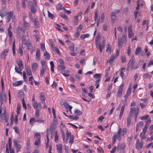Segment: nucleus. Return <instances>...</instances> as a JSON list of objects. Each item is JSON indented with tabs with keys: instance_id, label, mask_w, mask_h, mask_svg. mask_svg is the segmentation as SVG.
Listing matches in <instances>:
<instances>
[{
	"instance_id": "f257e3e1",
	"label": "nucleus",
	"mask_w": 153,
	"mask_h": 153,
	"mask_svg": "<svg viewBox=\"0 0 153 153\" xmlns=\"http://www.w3.org/2000/svg\"><path fill=\"white\" fill-rule=\"evenodd\" d=\"M138 68V65L137 63L135 62V60H133L131 61L130 59L127 65V68L126 70L127 71H129L130 69L131 71L133 70L137 69Z\"/></svg>"
},
{
	"instance_id": "f03ea898",
	"label": "nucleus",
	"mask_w": 153,
	"mask_h": 153,
	"mask_svg": "<svg viewBox=\"0 0 153 153\" xmlns=\"http://www.w3.org/2000/svg\"><path fill=\"white\" fill-rule=\"evenodd\" d=\"M11 19L13 22H15L16 19L15 16L13 15V12L11 11L7 13L6 16L7 22L8 23Z\"/></svg>"
},
{
	"instance_id": "7ed1b4c3",
	"label": "nucleus",
	"mask_w": 153,
	"mask_h": 153,
	"mask_svg": "<svg viewBox=\"0 0 153 153\" xmlns=\"http://www.w3.org/2000/svg\"><path fill=\"white\" fill-rule=\"evenodd\" d=\"M126 36L125 35H123L121 38H118V46L119 48H121L123 44H126Z\"/></svg>"
},
{
	"instance_id": "20e7f679",
	"label": "nucleus",
	"mask_w": 153,
	"mask_h": 153,
	"mask_svg": "<svg viewBox=\"0 0 153 153\" xmlns=\"http://www.w3.org/2000/svg\"><path fill=\"white\" fill-rule=\"evenodd\" d=\"M28 7L30 8L31 10V12L35 13L36 12V10L34 7L33 4V2L31 1H29L28 3Z\"/></svg>"
},
{
	"instance_id": "39448f33",
	"label": "nucleus",
	"mask_w": 153,
	"mask_h": 153,
	"mask_svg": "<svg viewBox=\"0 0 153 153\" xmlns=\"http://www.w3.org/2000/svg\"><path fill=\"white\" fill-rule=\"evenodd\" d=\"M13 143L14 146L16 149V152H18L19 151H20L21 146L18 143L17 140H13Z\"/></svg>"
},
{
	"instance_id": "423d86ee",
	"label": "nucleus",
	"mask_w": 153,
	"mask_h": 153,
	"mask_svg": "<svg viewBox=\"0 0 153 153\" xmlns=\"http://www.w3.org/2000/svg\"><path fill=\"white\" fill-rule=\"evenodd\" d=\"M123 87L124 85L123 84H122L120 85L117 94V97H121Z\"/></svg>"
},
{
	"instance_id": "0eeeda50",
	"label": "nucleus",
	"mask_w": 153,
	"mask_h": 153,
	"mask_svg": "<svg viewBox=\"0 0 153 153\" xmlns=\"http://www.w3.org/2000/svg\"><path fill=\"white\" fill-rule=\"evenodd\" d=\"M143 145V142L141 141L140 142L139 140L137 139V140L136 143V148L138 150L142 149Z\"/></svg>"
},
{
	"instance_id": "6e6552de",
	"label": "nucleus",
	"mask_w": 153,
	"mask_h": 153,
	"mask_svg": "<svg viewBox=\"0 0 153 153\" xmlns=\"http://www.w3.org/2000/svg\"><path fill=\"white\" fill-rule=\"evenodd\" d=\"M16 61L19 68V70L20 71H22L23 68V65L22 60L21 59H16Z\"/></svg>"
},
{
	"instance_id": "1a4fd4ad",
	"label": "nucleus",
	"mask_w": 153,
	"mask_h": 153,
	"mask_svg": "<svg viewBox=\"0 0 153 153\" xmlns=\"http://www.w3.org/2000/svg\"><path fill=\"white\" fill-rule=\"evenodd\" d=\"M121 128H120L118 131L117 134H114V135L115 136V138L120 140L121 139Z\"/></svg>"
},
{
	"instance_id": "9d476101",
	"label": "nucleus",
	"mask_w": 153,
	"mask_h": 153,
	"mask_svg": "<svg viewBox=\"0 0 153 153\" xmlns=\"http://www.w3.org/2000/svg\"><path fill=\"white\" fill-rule=\"evenodd\" d=\"M97 37L95 39V43L96 46L97 48H98L100 47L101 46L100 42L99 41V39H100V36L97 35Z\"/></svg>"
},
{
	"instance_id": "9b49d317",
	"label": "nucleus",
	"mask_w": 153,
	"mask_h": 153,
	"mask_svg": "<svg viewBox=\"0 0 153 153\" xmlns=\"http://www.w3.org/2000/svg\"><path fill=\"white\" fill-rule=\"evenodd\" d=\"M130 112L129 113V115L131 116H132L133 114L135 115V114H138V112H137L136 111V109L135 108L131 107L130 109Z\"/></svg>"
},
{
	"instance_id": "f8f14e48",
	"label": "nucleus",
	"mask_w": 153,
	"mask_h": 153,
	"mask_svg": "<svg viewBox=\"0 0 153 153\" xmlns=\"http://www.w3.org/2000/svg\"><path fill=\"white\" fill-rule=\"evenodd\" d=\"M56 146L57 147V150L58 153H62V146L61 144H57L56 145Z\"/></svg>"
},
{
	"instance_id": "ddd939ff",
	"label": "nucleus",
	"mask_w": 153,
	"mask_h": 153,
	"mask_svg": "<svg viewBox=\"0 0 153 153\" xmlns=\"http://www.w3.org/2000/svg\"><path fill=\"white\" fill-rule=\"evenodd\" d=\"M2 110V108L1 107V105L0 106V115L1 116H2L3 117V118L7 117L6 116V111H5V109H3V113L2 114H1Z\"/></svg>"
},
{
	"instance_id": "4468645a",
	"label": "nucleus",
	"mask_w": 153,
	"mask_h": 153,
	"mask_svg": "<svg viewBox=\"0 0 153 153\" xmlns=\"http://www.w3.org/2000/svg\"><path fill=\"white\" fill-rule=\"evenodd\" d=\"M8 52L7 49L4 50L1 54L0 56L1 59H4Z\"/></svg>"
},
{
	"instance_id": "2eb2a0df",
	"label": "nucleus",
	"mask_w": 153,
	"mask_h": 153,
	"mask_svg": "<svg viewBox=\"0 0 153 153\" xmlns=\"http://www.w3.org/2000/svg\"><path fill=\"white\" fill-rule=\"evenodd\" d=\"M22 31V28L20 27H18L16 30V33L18 37L21 36V33Z\"/></svg>"
},
{
	"instance_id": "dca6fc26",
	"label": "nucleus",
	"mask_w": 153,
	"mask_h": 153,
	"mask_svg": "<svg viewBox=\"0 0 153 153\" xmlns=\"http://www.w3.org/2000/svg\"><path fill=\"white\" fill-rule=\"evenodd\" d=\"M45 98L44 94L42 93H41L40 95V100L41 102L44 105L45 104Z\"/></svg>"
},
{
	"instance_id": "f3484780",
	"label": "nucleus",
	"mask_w": 153,
	"mask_h": 153,
	"mask_svg": "<svg viewBox=\"0 0 153 153\" xmlns=\"http://www.w3.org/2000/svg\"><path fill=\"white\" fill-rule=\"evenodd\" d=\"M32 69L33 71H35L38 68V64L36 63H32L31 64Z\"/></svg>"
},
{
	"instance_id": "a211bd4d",
	"label": "nucleus",
	"mask_w": 153,
	"mask_h": 153,
	"mask_svg": "<svg viewBox=\"0 0 153 153\" xmlns=\"http://www.w3.org/2000/svg\"><path fill=\"white\" fill-rule=\"evenodd\" d=\"M47 68L45 67H42V69L40 71V76L41 77H42L45 72H46Z\"/></svg>"
},
{
	"instance_id": "6ab92c4d",
	"label": "nucleus",
	"mask_w": 153,
	"mask_h": 153,
	"mask_svg": "<svg viewBox=\"0 0 153 153\" xmlns=\"http://www.w3.org/2000/svg\"><path fill=\"white\" fill-rule=\"evenodd\" d=\"M25 45H26L27 49V50H30L32 47L31 41L30 40H28L27 42Z\"/></svg>"
},
{
	"instance_id": "aec40b11",
	"label": "nucleus",
	"mask_w": 153,
	"mask_h": 153,
	"mask_svg": "<svg viewBox=\"0 0 153 153\" xmlns=\"http://www.w3.org/2000/svg\"><path fill=\"white\" fill-rule=\"evenodd\" d=\"M125 108V105H123L121 109V111H120V113L119 114V119L120 120H121L122 118V117L123 116V111L124 110V109Z\"/></svg>"
},
{
	"instance_id": "412c9836",
	"label": "nucleus",
	"mask_w": 153,
	"mask_h": 153,
	"mask_svg": "<svg viewBox=\"0 0 153 153\" xmlns=\"http://www.w3.org/2000/svg\"><path fill=\"white\" fill-rule=\"evenodd\" d=\"M6 95L5 94H1L0 95V101L1 102V103H2V102L4 100H6Z\"/></svg>"
},
{
	"instance_id": "4be33fe9",
	"label": "nucleus",
	"mask_w": 153,
	"mask_h": 153,
	"mask_svg": "<svg viewBox=\"0 0 153 153\" xmlns=\"http://www.w3.org/2000/svg\"><path fill=\"white\" fill-rule=\"evenodd\" d=\"M51 48L52 50L54 52H56L58 54L59 53V50L57 48L55 47V45L52 44L51 45Z\"/></svg>"
},
{
	"instance_id": "5701e85b",
	"label": "nucleus",
	"mask_w": 153,
	"mask_h": 153,
	"mask_svg": "<svg viewBox=\"0 0 153 153\" xmlns=\"http://www.w3.org/2000/svg\"><path fill=\"white\" fill-rule=\"evenodd\" d=\"M7 13L4 10H1L0 11V16L2 18L4 17L5 16L7 15Z\"/></svg>"
},
{
	"instance_id": "b1692460",
	"label": "nucleus",
	"mask_w": 153,
	"mask_h": 153,
	"mask_svg": "<svg viewBox=\"0 0 153 153\" xmlns=\"http://www.w3.org/2000/svg\"><path fill=\"white\" fill-rule=\"evenodd\" d=\"M125 71V68H122L120 71V75L123 79L125 77V76H124V72Z\"/></svg>"
},
{
	"instance_id": "393cba45",
	"label": "nucleus",
	"mask_w": 153,
	"mask_h": 153,
	"mask_svg": "<svg viewBox=\"0 0 153 153\" xmlns=\"http://www.w3.org/2000/svg\"><path fill=\"white\" fill-rule=\"evenodd\" d=\"M142 51L141 48L140 47H137L136 49L135 52V54L137 55L139 53H141Z\"/></svg>"
},
{
	"instance_id": "a878e982",
	"label": "nucleus",
	"mask_w": 153,
	"mask_h": 153,
	"mask_svg": "<svg viewBox=\"0 0 153 153\" xmlns=\"http://www.w3.org/2000/svg\"><path fill=\"white\" fill-rule=\"evenodd\" d=\"M26 69L27 75L29 76H30V75H32V74L30 68L26 66Z\"/></svg>"
},
{
	"instance_id": "bb28decb",
	"label": "nucleus",
	"mask_w": 153,
	"mask_h": 153,
	"mask_svg": "<svg viewBox=\"0 0 153 153\" xmlns=\"http://www.w3.org/2000/svg\"><path fill=\"white\" fill-rule=\"evenodd\" d=\"M116 58V56H115L112 55L111 56L110 59L109 60V63L111 65L113 62L114 60V59H115Z\"/></svg>"
},
{
	"instance_id": "cd10ccee",
	"label": "nucleus",
	"mask_w": 153,
	"mask_h": 153,
	"mask_svg": "<svg viewBox=\"0 0 153 153\" xmlns=\"http://www.w3.org/2000/svg\"><path fill=\"white\" fill-rule=\"evenodd\" d=\"M23 82L22 81H18L15 83H13V85L14 86H17L22 84Z\"/></svg>"
},
{
	"instance_id": "c85d7f7f",
	"label": "nucleus",
	"mask_w": 153,
	"mask_h": 153,
	"mask_svg": "<svg viewBox=\"0 0 153 153\" xmlns=\"http://www.w3.org/2000/svg\"><path fill=\"white\" fill-rule=\"evenodd\" d=\"M65 68V67L64 65H59L58 67V69L59 71H61V73L62 72V71Z\"/></svg>"
},
{
	"instance_id": "c756f323",
	"label": "nucleus",
	"mask_w": 153,
	"mask_h": 153,
	"mask_svg": "<svg viewBox=\"0 0 153 153\" xmlns=\"http://www.w3.org/2000/svg\"><path fill=\"white\" fill-rule=\"evenodd\" d=\"M131 117L129 115L127 118V126H129L130 125L131 122Z\"/></svg>"
},
{
	"instance_id": "7c9ffc66",
	"label": "nucleus",
	"mask_w": 153,
	"mask_h": 153,
	"mask_svg": "<svg viewBox=\"0 0 153 153\" xmlns=\"http://www.w3.org/2000/svg\"><path fill=\"white\" fill-rule=\"evenodd\" d=\"M111 18L112 20H115L116 19V16L115 13L112 12L111 13Z\"/></svg>"
},
{
	"instance_id": "2f4dec72",
	"label": "nucleus",
	"mask_w": 153,
	"mask_h": 153,
	"mask_svg": "<svg viewBox=\"0 0 153 153\" xmlns=\"http://www.w3.org/2000/svg\"><path fill=\"white\" fill-rule=\"evenodd\" d=\"M90 35L89 34H83L81 35L80 38L83 39L86 38H88L89 36Z\"/></svg>"
},
{
	"instance_id": "473e14b6",
	"label": "nucleus",
	"mask_w": 153,
	"mask_h": 153,
	"mask_svg": "<svg viewBox=\"0 0 153 153\" xmlns=\"http://www.w3.org/2000/svg\"><path fill=\"white\" fill-rule=\"evenodd\" d=\"M56 8L58 10H60L63 9L62 5L61 3H59L57 4L56 6Z\"/></svg>"
},
{
	"instance_id": "72a5a7b5",
	"label": "nucleus",
	"mask_w": 153,
	"mask_h": 153,
	"mask_svg": "<svg viewBox=\"0 0 153 153\" xmlns=\"http://www.w3.org/2000/svg\"><path fill=\"white\" fill-rule=\"evenodd\" d=\"M107 47L106 51L108 53H111V46L109 45L108 43L107 44Z\"/></svg>"
},
{
	"instance_id": "f704fd0d",
	"label": "nucleus",
	"mask_w": 153,
	"mask_h": 153,
	"mask_svg": "<svg viewBox=\"0 0 153 153\" xmlns=\"http://www.w3.org/2000/svg\"><path fill=\"white\" fill-rule=\"evenodd\" d=\"M68 117L71 120H77L79 119V117L75 116H72L69 115L68 116Z\"/></svg>"
},
{
	"instance_id": "c9c22d12",
	"label": "nucleus",
	"mask_w": 153,
	"mask_h": 153,
	"mask_svg": "<svg viewBox=\"0 0 153 153\" xmlns=\"http://www.w3.org/2000/svg\"><path fill=\"white\" fill-rule=\"evenodd\" d=\"M8 32V35L10 37V39H11L12 40V33L11 32V29L10 28H8L7 30Z\"/></svg>"
},
{
	"instance_id": "e433bc0d",
	"label": "nucleus",
	"mask_w": 153,
	"mask_h": 153,
	"mask_svg": "<svg viewBox=\"0 0 153 153\" xmlns=\"http://www.w3.org/2000/svg\"><path fill=\"white\" fill-rule=\"evenodd\" d=\"M44 56L45 57V58L48 59H49L50 58V56L49 54L48 53V52L45 51L44 52Z\"/></svg>"
},
{
	"instance_id": "4c0bfd02",
	"label": "nucleus",
	"mask_w": 153,
	"mask_h": 153,
	"mask_svg": "<svg viewBox=\"0 0 153 153\" xmlns=\"http://www.w3.org/2000/svg\"><path fill=\"white\" fill-rule=\"evenodd\" d=\"M18 53H20L21 56L23 55V51L22 47L21 46H19L18 49Z\"/></svg>"
},
{
	"instance_id": "58836bf2",
	"label": "nucleus",
	"mask_w": 153,
	"mask_h": 153,
	"mask_svg": "<svg viewBox=\"0 0 153 153\" xmlns=\"http://www.w3.org/2000/svg\"><path fill=\"white\" fill-rule=\"evenodd\" d=\"M82 114V111L78 109H76L74 111V114L76 115H80Z\"/></svg>"
},
{
	"instance_id": "ea45409f",
	"label": "nucleus",
	"mask_w": 153,
	"mask_h": 153,
	"mask_svg": "<svg viewBox=\"0 0 153 153\" xmlns=\"http://www.w3.org/2000/svg\"><path fill=\"white\" fill-rule=\"evenodd\" d=\"M36 122V120L34 117L30 118V123L31 125H33V124Z\"/></svg>"
},
{
	"instance_id": "a19ab883",
	"label": "nucleus",
	"mask_w": 153,
	"mask_h": 153,
	"mask_svg": "<svg viewBox=\"0 0 153 153\" xmlns=\"http://www.w3.org/2000/svg\"><path fill=\"white\" fill-rule=\"evenodd\" d=\"M143 78H149L150 79L151 78V75L149 74H144L143 76Z\"/></svg>"
},
{
	"instance_id": "79ce46f5",
	"label": "nucleus",
	"mask_w": 153,
	"mask_h": 153,
	"mask_svg": "<svg viewBox=\"0 0 153 153\" xmlns=\"http://www.w3.org/2000/svg\"><path fill=\"white\" fill-rule=\"evenodd\" d=\"M70 137V140L69 141V143L72 144L74 142V136L73 135H71Z\"/></svg>"
},
{
	"instance_id": "37998d69",
	"label": "nucleus",
	"mask_w": 153,
	"mask_h": 153,
	"mask_svg": "<svg viewBox=\"0 0 153 153\" xmlns=\"http://www.w3.org/2000/svg\"><path fill=\"white\" fill-rule=\"evenodd\" d=\"M74 44H71L69 47V49L70 51H73L74 50Z\"/></svg>"
},
{
	"instance_id": "c03bdc74",
	"label": "nucleus",
	"mask_w": 153,
	"mask_h": 153,
	"mask_svg": "<svg viewBox=\"0 0 153 153\" xmlns=\"http://www.w3.org/2000/svg\"><path fill=\"white\" fill-rule=\"evenodd\" d=\"M40 56V51L39 49H37L36 51V56L38 58V59H39Z\"/></svg>"
},
{
	"instance_id": "a18cd8bd",
	"label": "nucleus",
	"mask_w": 153,
	"mask_h": 153,
	"mask_svg": "<svg viewBox=\"0 0 153 153\" xmlns=\"http://www.w3.org/2000/svg\"><path fill=\"white\" fill-rule=\"evenodd\" d=\"M23 25L25 27H28L29 26L30 24L29 23L27 22L24 19L23 20Z\"/></svg>"
},
{
	"instance_id": "49530a36",
	"label": "nucleus",
	"mask_w": 153,
	"mask_h": 153,
	"mask_svg": "<svg viewBox=\"0 0 153 153\" xmlns=\"http://www.w3.org/2000/svg\"><path fill=\"white\" fill-rule=\"evenodd\" d=\"M66 134H67V139L65 140V143H67L68 139V137L71 136V135H72L71 134V133L68 131V130L67 131H66Z\"/></svg>"
},
{
	"instance_id": "de8ad7c7",
	"label": "nucleus",
	"mask_w": 153,
	"mask_h": 153,
	"mask_svg": "<svg viewBox=\"0 0 153 153\" xmlns=\"http://www.w3.org/2000/svg\"><path fill=\"white\" fill-rule=\"evenodd\" d=\"M48 15L49 17L53 19L55 17L53 14L51 13L49 11H48Z\"/></svg>"
},
{
	"instance_id": "09e8293b",
	"label": "nucleus",
	"mask_w": 153,
	"mask_h": 153,
	"mask_svg": "<svg viewBox=\"0 0 153 153\" xmlns=\"http://www.w3.org/2000/svg\"><path fill=\"white\" fill-rule=\"evenodd\" d=\"M21 105H17V109H16V113L17 114H20V111Z\"/></svg>"
},
{
	"instance_id": "8fccbe9b",
	"label": "nucleus",
	"mask_w": 153,
	"mask_h": 153,
	"mask_svg": "<svg viewBox=\"0 0 153 153\" xmlns=\"http://www.w3.org/2000/svg\"><path fill=\"white\" fill-rule=\"evenodd\" d=\"M55 141L56 143H57L58 140V137L57 134V131H55Z\"/></svg>"
},
{
	"instance_id": "3c124183",
	"label": "nucleus",
	"mask_w": 153,
	"mask_h": 153,
	"mask_svg": "<svg viewBox=\"0 0 153 153\" xmlns=\"http://www.w3.org/2000/svg\"><path fill=\"white\" fill-rule=\"evenodd\" d=\"M98 10H96L95 13L94 20L96 22L98 19Z\"/></svg>"
},
{
	"instance_id": "603ef678",
	"label": "nucleus",
	"mask_w": 153,
	"mask_h": 153,
	"mask_svg": "<svg viewBox=\"0 0 153 153\" xmlns=\"http://www.w3.org/2000/svg\"><path fill=\"white\" fill-rule=\"evenodd\" d=\"M105 19V14L104 13H102L101 16V22L103 23L104 22Z\"/></svg>"
},
{
	"instance_id": "864d4df0",
	"label": "nucleus",
	"mask_w": 153,
	"mask_h": 153,
	"mask_svg": "<svg viewBox=\"0 0 153 153\" xmlns=\"http://www.w3.org/2000/svg\"><path fill=\"white\" fill-rule=\"evenodd\" d=\"M40 143V139H37L35 141L34 144L36 146H38Z\"/></svg>"
},
{
	"instance_id": "5fc2aeb1",
	"label": "nucleus",
	"mask_w": 153,
	"mask_h": 153,
	"mask_svg": "<svg viewBox=\"0 0 153 153\" xmlns=\"http://www.w3.org/2000/svg\"><path fill=\"white\" fill-rule=\"evenodd\" d=\"M101 76V74H95L94 76V78L97 79L99 78H100V77Z\"/></svg>"
},
{
	"instance_id": "6e6d98bb",
	"label": "nucleus",
	"mask_w": 153,
	"mask_h": 153,
	"mask_svg": "<svg viewBox=\"0 0 153 153\" xmlns=\"http://www.w3.org/2000/svg\"><path fill=\"white\" fill-rule=\"evenodd\" d=\"M41 49L43 51L45 52V46L44 44V43H41Z\"/></svg>"
},
{
	"instance_id": "4d7b16f0",
	"label": "nucleus",
	"mask_w": 153,
	"mask_h": 153,
	"mask_svg": "<svg viewBox=\"0 0 153 153\" xmlns=\"http://www.w3.org/2000/svg\"><path fill=\"white\" fill-rule=\"evenodd\" d=\"M2 4V7L4 9L6 7V1H1Z\"/></svg>"
},
{
	"instance_id": "13d9d810",
	"label": "nucleus",
	"mask_w": 153,
	"mask_h": 153,
	"mask_svg": "<svg viewBox=\"0 0 153 153\" xmlns=\"http://www.w3.org/2000/svg\"><path fill=\"white\" fill-rule=\"evenodd\" d=\"M13 129L14 130L15 132H16L17 133L19 134V128L16 126H14L13 127Z\"/></svg>"
},
{
	"instance_id": "bf43d9fd",
	"label": "nucleus",
	"mask_w": 153,
	"mask_h": 153,
	"mask_svg": "<svg viewBox=\"0 0 153 153\" xmlns=\"http://www.w3.org/2000/svg\"><path fill=\"white\" fill-rule=\"evenodd\" d=\"M61 134H62V137L63 140L65 142V133L63 129H62L61 130Z\"/></svg>"
},
{
	"instance_id": "052dcab7",
	"label": "nucleus",
	"mask_w": 153,
	"mask_h": 153,
	"mask_svg": "<svg viewBox=\"0 0 153 153\" xmlns=\"http://www.w3.org/2000/svg\"><path fill=\"white\" fill-rule=\"evenodd\" d=\"M131 92V87H129L128 88L127 90V91L126 94L129 95L130 94Z\"/></svg>"
},
{
	"instance_id": "680f3d73",
	"label": "nucleus",
	"mask_w": 153,
	"mask_h": 153,
	"mask_svg": "<svg viewBox=\"0 0 153 153\" xmlns=\"http://www.w3.org/2000/svg\"><path fill=\"white\" fill-rule=\"evenodd\" d=\"M46 62L43 60H42L41 61V64L42 66V67H45L46 68H47V66L45 64Z\"/></svg>"
},
{
	"instance_id": "e2e57ef3",
	"label": "nucleus",
	"mask_w": 153,
	"mask_h": 153,
	"mask_svg": "<svg viewBox=\"0 0 153 153\" xmlns=\"http://www.w3.org/2000/svg\"><path fill=\"white\" fill-rule=\"evenodd\" d=\"M33 105L34 108L35 109H37V108L38 107V104L37 102H34L33 103Z\"/></svg>"
},
{
	"instance_id": "0e129e2a",
	"label": "nucleus",
	"mask_w": 153,
	"mask_h": 153,
	"mask_svg": "<svg viewBox=\"0 0 153 153\" xmlns=\"http://www.w3.org/2000/svg\"><path fill=\"white\" fill-rule=\"evenodd\" d=\"M121 60L122 61V63H124L126 61V56H121Z\"/></svg>"
},
{
	"instance_id": "69168bd1",
	"label": "nucleus",
	"mask_w": 153,
	"mask_h": 153,
	"mask_svg": "<svg viewBox=\"0 0 153 153\" xmlns=\"http://www.w3.org/2000/svg\"><path fill=\"white\" fill-rule=\"evenodd\" d=\"M27 1V0H22V7L25 8L26 7V4L25 2Z\"/></svg>"
},
{
	"instance_id": "338daca9",
	"label": "nucleus",
	"mask_w": 153,
	"mask_h": 153,
	"mask_svg": "<svg viewBox=\"0 0 153 153\" xmlns=\"http://www.w3.org/2000/svg\"><path fill=\"white\" fill-rule=\"evenodd\" d=\"M39 116V110L37 109L36 110L35 114V117L36 118H38Z\"/></svg>"
},
{
	"instance_id": "774afa93",
	"label": "nucleus",
	"mask_w": 153,
	"mask_h": 153,
	"mask_svg": "<svg viewBox=\"0 0 153 153\" xmlns=\"http://www.w3.org/2000/svg\"><path fill=\"white\" fill-rule=\"evenodd\" d=\"M143 125V123L142 121H140L138 123L137 125V126L138 127H141Z\"/></svg>"
}]
</instances>
